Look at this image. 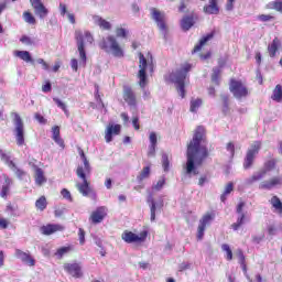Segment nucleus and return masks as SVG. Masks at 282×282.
Listing matches in <instances>:
<instances>
[{"mask_svg": "<svg viewBox=\"0 0 282 282\" xmlns=\"http://www.w3.org/2000/svg\"><path fill=\"white\" fill-rule=\"evenodd\" d=\"M206 129L198 126L194 132V137L187 145V161L184 170L188 177L199 175L198 167L202 166L204 160L208 158V148H206Z\"/></svg>", "mask_w": 282, "mask_h": 282, "instance_id": "f257e3e1", "label": "nucleus"}, {"mask_svg": "<svg viewBox=\"0 0 282 282\" xmlns=\"http://www.w3.org/2000/svg\"><path fill=\"white\" fill-rule=\"evenodd\" d=\"M79 158L83 162V165H78L76 170L77 177L82 180V182H77V191L84 196L88 197L89 193H91V188L89 187V182L87 181V175L91 173V165L89 164V160L85 155V151L79 149Z\"/></svg>", "mask_w": 282, "mask_h": 282, "instance_id": "f03ea898", "label": "nucleus"}, {"mask_svg": "<svg viewBox=\"0 0 282 282\" xmlns=\"http://www.w3.org/2000/svg\"><path fill=\"white\" fill-rule=\"evenodd\" d=\"M147 72H150L152 74L153 72V57L150 56V59H147L144 57V54L139 53V72L137 74L139 87L143 89V98L144 100H148V98L151 96V93L147 89V85H149V77H147Z\"/></svg>", "mask_w": 282, "mask_h": 282, "instance_id": "7ed1b4c3", "label": "nucleus"}, {"mask_svg": "<svg viewBox=\"0 0 282 282\" xmlns=\"http://www.w3.org/2000/svg\"><path fill=\"white\" fill-rule=\"evenodd\" d=\"M191 69H193V65L185 63L180 69L173 72L170 76L172 83L176 85V89L181 98H185L186 96V78H188V72H191Z\"/></svg>", "mask_w": 282, "mask_h": 282, "instance_id": "20e7f679", "label": "nucleus"}, {"mask_svg": "<svg viewBox=\"0 0 282 282\" xmlns=\"http://www.w3.org/2000/svg\"><path fill=\"white\" fill-rule=\"evenodd\" d=\"M99 47L107 54L115 56V58L124 57V50H122V46H120V43H118V40L113 35L104 37L99 43Z\"/></svg>", "mask_w": 282, "mask_h": 282, "instance_id": "39448f33", "label": "nucleus"}, {"mask_svg": "<svg viewBox=\"0 0 282 282\" xmlns=\"http://www.w3.org/2000/svg\"><path fill=\"white\" fill-rule=\"evenodd\" d=\"M75 39L77 41V50L79 52V65L85 67L87 65V54L85 53V43L93 44L94 43V35L89 31H76Z\"/></svg>", "mask_w": 282, "mask_h": 282, "instance_id": "423d86ee", "label": "nucleus"}, {"mask_svg": "<svg viewBox=\"0 0 282 282\" xmlns=\"http://www.w3.org/2000/svg\"><path fill=\"white\" fill-rule=\"evenodd\" d=\"M12 117L14 126L13 135H15V142L18 147H23V144H25V124L18 112H13Z\"/></svg>", "mask_w": 282, "mask_h": 282, "instance_id": "0eeeda50", "label": "nucleus"}, {"mask_svg": "<svg viewBox=\"0 0 282 282\" xmlns=\"http://www.w3.org/2000/svg\"><path fill=\"white\" fill-rule=\"evenodd\" d=\"M149 237V229L144 228L139 235L132 231L126 230L121 235V239L126 243H144Z\"/></svg>", "mask_w": 282, "mask_h": 282, "instance_id": "6e6552de", "label": "nucleus"}, {"mask_svg": "<svg viewBox=\"0 0 282 282\" xmlns=\"http://www.w3.org/2000/svg\"><path fill=\"white\" fill-rule=\"evenodd\" d=\"M259 151H261V141H254L247 151L243 169L248 170L254 164V159L259 155Z\"/></svg>", "mask_w": 282, "mask_h": 282, "instance_id": "1a4fd4ad", "label": "nucleus"}, {"mask_svg": "<svg viewBox=\"0 0 282 282\" xmlns=\"http://www.w3.org/2000/svg\"><path fill=\"white\" fill-rule=\"evenodd\" d=\"M229 89L237 100H241V98H247L248 96V87L239 80L231 79Z\"/></svg>", "mask_w": 282, "mask_h": 282, "instance_id": "9d476101", "label": "nucleus"}, {"mask_svg": "<svg viewBox=\"0 0 282 282\" xmlns=\"http://www.w3.org/2000/svg\"><path fill=\"white\" fill-rule=\"evenodd\" d=\"M215 221V214H205L198 223L197 228V240L202 241L204 239V232H206V227L210 226Z\"/></svg>", "mask_w": 282, "mask_h": 282, "instance_id": "9b49d317", "label": "nucleus"}, {"mask_svg": "<svg viewBox=\"0 0 282 282\" xmlns=\"http://www.w3.org/2000/svg\"><path fill=\"white\" fill-rule=\"evenodd\" d=\"M150 12H151L152 19H153V21H155L159 30L161 32H163V34H166V15L155 8L150 9Z\"/></svg>", "mask_w": 282, "mask_h": 282, "instance_id": "f8f14e48", "label": "nucleus"}, {"mask_svg": "<svg viewBox=\"0 0 282 282\" xmlns=\"http://www.w3.org/2000/svg\"><path fill=\"white\" fill-rule=\"evenodd\" d=\"M243 206H246V203L240 202L237 205L236 213L238 215L237 221L231 225L232 230H239L240 226H243V224L250 221V218L243 214Z\"/></svg>", "mask_w": 282, "mask_h": 282, "instance_id": "ddd939ff", "label": "nucleus"}, {"mask_svg": "<svg viewBox=\"0 0 282 282\" xmlns=\"http://www.w3.org/2000/svg\"><path fill=\"white\" fill-rule=\"evenodd\" d=\"M64 270L67 272V274H70V276H74V279H82L83 276V268L79 263H65Z\"/></svg>", "mask_w": 282, "mask_h": 282, "instance_id": "4468645a", "label": "nucleus"}, {"mask_svg": "<svg viewBox=\"0 0 282 282\" xmlns=\"http://www.w3.org/2000/svg\"><path fill=\"white\" fill-rule=\"evenodd\" d=\"M148 204L150 206V213H151L150 221H155V210H158V208H162V206H164V200H162V198H161L155 202V199H153V195L150 194L148 196Z\"/></svg>", "mask_w": 282, "mask_h": 282, "instance_id": "2eb2a0df", "label": "nucleus"}, {"mask_svg": "<svg viewBox=\"0 0 282 282\" xmlns=\"http://www.w3.org/2000/svg\"><path fill=\"white\" fill-rule=\"evenodd\" d=\"M282 185V176H274L270 181H263L259 184L260 191H272L275 186Z\"/></svg>", "mask_w": 282, "mask_h": 282, "instance_id": "dca6fc26", "label": "nucleus"}, {"mask_svg": "<svg viewBox=\"0 0 282 282\" xmlns=\"http://www.w3.org/2000/svg\"><path fill=\"white\" fill-rule=\"evenodd\" d=\"M32 8L34 9L35 14L41 18V19H45V17H47V14H50V11L47 10V8H45V6L43 4V2H41V0H30Z\"/></svg>", "mask_w": 282, "mask_h": 282, "instance_id": "f3484780", "label": "nucleus"}, {"mask_svg": "<svg viewBox=\"0 0 282 282\" xmlns=\"http://www.w3.org/2000/svg\"><path fill=\"white\" fill-rule=\"evenodd\" d=\"M121 129L122 127L120 124L109 123L105 134L106 142H111L113 140V135H120Z\"/></svg>", "mask_w": 282, "mask_h": 282, "instance_id": "a211bd4d", "label": "nucleus"}, {"mask_svg": "<svg viewBox=\"0 0 282 282\" xmlns=\"http://www.w3.org/2000/svg\"><path fill=\"white\" fill-rule=\"evenodd\" d=\"M63 230H65V227L58 224H48L40 228V232L46 236L54 235V232H61Z\"/></svg>", "mask_w": 282, "mask_h": 282, "instance_id": "6ab92c4d", "label": "nucleus"}, {"mask_svg": "<svg viewBox=\"0 0 282 282\" xmlns=\"http://www.w3.org/2000/svg\"><path fill=\"white\" fill-rule=\"evenodd\" d=\"M123 99L132 109H135L138 107V100L135 99V94L131 88L126 87L123 89Z\"/></svg>", "mask_w": 282, "mask_h": 282, "instance_id": "aec40b11", "label": "nucleus"}, {"mask_svg": "<svg viewBox=\"0 0 282 282\" xmlns=\"http://www.w3.org/2000/svg\"><path fill=\"white\" fill-rule=\"evenodd\" d=\"M93 23L101 30H105L106 32L111 31V29L113 28V24H111V22L107 21L100 15H93Z\"/></svg>", "mask_w": 282, "mask_h": 282, "instance_id": "412c9836", "label": "nucleus"}, {"mask_svg": "<svg viewBox=\"0 0 282 282\" xmlns=\"http://www.w3.org/2000/svg\"><path fill=\"white\" fill-rule=\"evenodd\" d=\"M15 257H17V259H20V261H22V263H25V265L33 267L36 263L34 258H32V256H30V253H26V252L22 251L21 249L15 250Z\"/></svg>", "mask_w": 282, "mask_h": 282, "instance_id": "4be33fe9", "label": "nucleus"}, {"mask_svg": "<svg viewBox=\"0 0 282 282\" xmlns=\"http://www.w3.org/2000/svg\"><path fill=\"white\" fill-rule=\"evenodd\" d=\"M105 217H107V207H98L93 212L90 219L93 224H100Z\"/></svg>", "mask_w": 282, "mask_h": 282, "instance_id": "5701e85b", "label": "nucleus"}, {"mask_svg": "<svg viewBox=\"0 0 282 282\" xmlns=\"http://www.w3.org/2000/svg\"><path fill=\"white\" fill-rule=\"evenodd\" d=\"M12 186V178L9 176H3L1 181V192L0 196L6 199L8 195L10 194V187Z\"/></svg>", "mask_w": 282, "mask_h": 282, "instance_id": "b1692460", "label": "nucleus"}, {"mask_svg": "<svg viewBox=\"0 0 282 282\" xmlns=\"http://www.w3.org/2000/svg\"><path fill=\"white\" fill-rule=\"evenodd\" d=\"M150 145L148 148L149 158L155 156V149H158V133L150 132L149 134Z\"/></svg>", "mask_w": 282, "mask_h": 282, "instance_id": "393cba45", "label": "nucleus"}, {"mask_svg": "<svg viewBox=\"0 0 282 282\" xmlns=\"http://www.w3.org/2000/svg\"><path fill=\"white\" fill-rule=\"evenodd\" d=\"M268 173L265 170H259L258 172L253 173V175L249 178L245 180V184L247 186H250V184H254V182H259L260 180H263Z\"/></svg>", "mask_w": 282, "mask_h": 282, "instance_id": "a878e982", "label": "nucleus"}, {"mask_svg": "<svg viewBox=\"0 0 282 282\" xmlns=\"http://www.w3.org/2000/svg\"><path fill=\"white\" fill-rule=\"evenodd\" d=\"M13 55L17 56V58H20L21 61H24V63H31L34 65V59L32 58V55L28 51H14Z\"/></svg>", "mask_w": 282, "mask_h": 282, "instance_id": "bb28decb", "label": "nucleus"}, {"mask_svg": "<svg viewBox=\"0 0 282 282\" xmlns=\"http://www.w3.org/2000/svg\"><path fill=\"white\" fill-rule=\"evenodd\" d=\"M53 140L61 149H65V142L61 139V128L58 126H54L52 128Z\"/></svg>", "mask_w": 282, "mask_h": 282, "instance_id": "cd10ccee", "label": "nucleus"}, {"mask_svg": "<svg viewBox=\"0 0 282 282\" xmlns=\"http://www.w3.org/2000/svg\"><path fill=\"white\" fill-rule=\"evenodd\" d=\"M270 204L273 208V213H276L278 215H282V202L281 198L278 196H272L270 199Z\"/></svg>", "mask_w": 282, "mask_h": 282, "instance_id": "c85d7f7f", "label": "nucleus"}, {"mask_svg": "<svg viewBox=\"0 0 282 282\" xmlns=\"http://www.w3.org/2000/svg\"><path fill=\"white\" fill-rule=\"evenodd\" d=\"M279 45H281V42L279 41V39L275 37L268 46V52L271 58H274V56H276V52H279Z\"/></svg>", "mask_w": 282, "mask_h": 282, "instance_id": "c756f323", "label": "nucleus"}, {"mask_svg": "<svg viewBox=\"0 0 282 282\" xmlns=\"http://www.w3.org/2000/svg\"><path fill=\"white\" fill-rule=\"evenodd\" d=\"M213 36H215V32H210L207 35L203 36L199 41V44L194 47V52H200L202 47H204V45H206V43H208V41H210Z\"/></svg>", "mask_w": 282, "mask_h": 282, "instance_id": "7c9ffc66", "label": "nucleus"}, {"mask_svg": "<svg viewBox=\"0 0 282 282\" xmlns=\"http://www.w3.org/2000/svg\"><path fill=\"white\" fill-rule=\"evenodd\" d=\"M204 12L206 14H219V7H217V1H209V4L204 7Z\"/></svg>", "mask_w": 282, "mask_h": 282, "instance_id": "2f4dec72", "label": "nucleus"}, {"mask_svg": "<svg viewBox=\"0 0 282 282\" xmlns=\"http://www.w3.org/2000/svg\"><path fill=\"white\" fill-rule=\"evenodd\" d=\"M193 25H195V20L193 19V17H184L181 21V28L185 32L192 29Z\"/></svg>", "mask_w": 282, "mask_h": 282, "instance_id": "473e14b6", "label": "nucleus"}, {"mask_svg": "<svg viewBox=\"0 0 282 282\" xmlns=\"http://www.w3.org/2000/svg\"><path fill=\"white\" fill-rule=\"evenodd\" d=\"M46 182H47V178H45L43 170L41 167H37L35 170V184H37V186H42Z\"/></svg>", "mask_w": 282, "mask_h": 282, "instance_id": "72a5a7b5", "label": "nucleus"}, {"mask_svg": "<svg viewBox=\"0 0 282 282\" xmlns=\"http://www.w3.org/2000/svg\"><path fill=\"white\" fill-rule=\"evenodd\" d=\"M9 169H11L19 180H23L25 177V172L19 169L14 162L9 163Z\"/></svg>", "mask_w": 282, "mask_h": 282, "instance_id": "f704fd0d", "label": "nucleus"}, {"mask_svg": "<svg viewBox=\"0 0 282 282\" xmlns=\"http://www.w3.org/2000/svg\"><path fill=\"white\" fill-rule=\"evenodd\" d=\"M221 67H224V63L219 62V67L213 69L212 80L215 85H219V74H221Z\"/></svg>", "mask_w": 282, "mask_h": 282, "instance_id": "c9c22d12", "label": "nucleus"}, {"mask_svg": "<svg viewBox=\"0 0 282 282\" xmlns=\"http://www.w3.org/2000/svg\"><path fill=\"white\" fill-rule=\"evenodd\" d=\"M235 189V184L232 183H228L225 187L224 193L220 196V202H226V199H228V195H230V193Z\"/></svg>", "mask_w": 282, "mask_h": 282, "instance_id": "e433bc0d", "label": "nucleus"}, {"mask_svg": "<svg viewBox=\"0 0 282 282\" xmlns=\"http://www.w3.org/2000/svg\"><path fill=\"white\" fill-rule=\"evenodd\" d=\"M272 100H275V102H281L282 100V86L281 85H276L273 94H272Z\"/></svg>", "mask_w": 282, "mask_h": 282, "instance_id": "4c0bfd02", "label": "nucleus"}, {"mask_svg": "<svg viewBox=\"0 0 282 282\" xmlns=\"http://www.w3.org/2000/svg\"><path fill=\"white\" fill-rule=\"evenodd\" d=\"M151 175V167L145 166L140 172V174L137 176L138 182H143V180H149V176Z\"/></svg>", "mask_w": 282, "mask_h": 282, "instance_id": "58836bf2", "label": "nucleus"}, {"mask_svg": "<svg viewBox=\"0 0 282 282\" xmlns=\"http://www.w3.org/2000/svg\"><path fill=\"white\" fill-rule=\"evenodd\" d=\"M116 36L117 39H127V36H129V29L124 26H118L116 29Z\"/></svg>", "mask_w": 282, "mask_h": 282, "instance_id": "ea45409f", "label": "nucleus"}, {"mask_svg": "<svg viewBox=\"0 0 282 282\" xmlns=\"http://www.w3.org/2000/svg\"><path fill=\"white\" fill-rule=\"evenodd\" d=\"M35 207L37 208V210H45V208H47V198H45V196H41L35 202Z\"/></svg>", "mask_w": 282, "mask_h": 282, "instance_id": "a19ab883", "label": "nucleus"}, {"mask_svg": "<svg viewBox=\"0 0 282 282\" xmlns=\"http://www.w3.org/2000/svg\"><path fill=\"white\" fill-rule=\"evenodd\" d=\"M200 107H202V99L197 98V99H192L191 100L189 111H192V113H197V110Z\"/></svg>", "mask_w": 282, "mask_h": 282, "instance_id": "79ce46f5", "label": "nucleus"}, {"mask_svg": "<svg viewBox=\"0 0 282 282\" xmlns=\"http://www.w3.org/2000/svg\"><path fill=\"white\" fill-rule=\"evenodd\" d=\"M54 102L57 105V107L59 109H62V111H64L65 116L67 118H69V110L67 109V105H65V102H63L61 99L58 98H53Z\"/></svg>", "mask_w": 282, "mask_h": 282, "instance_id": "37998d69", "label": "nucleus"}, {"mask_svg": "<svg viewBox=\"0 0 282 282\" xmlns=\"http://www.w3.org/2000/svg\"><path fill=\"white\" fill-rule=\"evenodd\" d=\"M223 252H226V259L227 261H232V249H230L229 245L224 243L221 246Z\"/></svg>", "mask_w": 282, "mask_h": 282, "instance_id": "c03bdc74", "label": "nucleus"}, {"mask_svg": "<svg viewBox=\"0 0 282 282\" xmlns=\"http://www.w3.org/2000/svg\"><path fill=\"white\" fill-rule=\"evenodd\" d=\"M69 250H72V248L62 247V248L57 249L55 256L57 257V259H63V257H65V254H67L69 252Z\"/></svg>", "mask_w": 282, "mask_h": 282, "instance_id": "a18cd8bd", "label": "nucleus"}, {"mask_svg": "<svg viewBox=\"0 0 282 282\" xmlns=\"http://www.w3.org/2000/svg\"><path fill=\"white\" fill-rule=\"evenodd\" d=\"M0 158L2 162H6V164L10 167V162H13L12 160H10V154H8V152H6L4 150L0 149Z\"/></svg>", "mask_w": 282, "mask_h": 282, "instance_id": "49530a36", "label": "nucleus"}, {"mask_svg": "<svg viewBox=\"0 0 282 282\" xmlns=\"http://www.w3.org/2000/svg\"><path fill=\"white\" fill-rule=\"evenodd\" d=\"M274 166H276V161L274 160H270V161H267L264 163V167L262 169V171H265V173L272 171L274 169Z\"/></svg>", "mask_w": 282, "mask_h": 282, "instance_id": "de8ad7c7", "label": "nucleus"}, {"mask_svg": "<svg viewBox=\"0 0 282 282\" xmlns=\"http://www.w3.org/2000/svg\"><path fill=\"white\" fill-rule=\"evenodd\" d=\"M164 184H166V180L162 177L152 186V191H162V188H164Z\"/></svg>", "mask_w": 282, "mask_h": 282, "instance_id": "09e8293b", "label": "nucleus"}, {"mask_svg": "<svg viewBox=\"0 0 282 282\" xmlns=\"http://www.w3.org/2000/svg\"><path fill=\"white\" fill-rule=\"evenodd\" d=\"M162 166H163V171L169 172L170 162H169V154L166 153L162 155Z\"/></svg>", "mask_w": 282, "mask_h": 282, "instance_id": "8fccbe9b", "label": "nucleus"}, {"mask_svg": "<svg viewBox=\"0 0 282 282\" xmlns=\"http://www.w3.org/2000/svg\"><path fill=\"white\" fill-rule=\"evenodd\" d=\"M24 21L26 23H30L31 25H34V23H36V19H34V15H32V13L30 12H24Z\"/></svg>", "mask_w": 282, "mask_h": 282, "instance_id": "3c124183", "label": "nucleus"}, {"mask_svg": "<svg viewBox=\"0 0 282 282\" xmlns=\"http://www.w3.org/2000/svg\"><path fill=\"white\" fill-rule=\"evenodd\" d=\"M272 19L274 18L270 14H260L257 17V20L261 21L262 23H268V21H272Z\"/></svg>", "mask_w": 282, "mask_h": 282, "instance_id": "603ef678", "label": "nucleus"}, {"mask_svg": "<svg viewBox=\"0 0 282 282\" xmlns=\"http://www.w3.org/2000/svg\"><path fill=\"white\" fill-rule=\"evenodd\" d=\"M61 195L64 199H67V202H72V193L67 188H63L61 191Z\"/></svg>", "mask_w": 282, "mask_h": 282, "instance_id": "864d4df0", "label": "nucleus"}, {"mask_svg": "<svg viewBox=\"0 0 282 282\" xmlns=\"http://www.w3.org/2000/svg\"><path fill=\"white\" fill-rule=\"evenodd\" d=\"M95 99L97 102H100L102 107H105V104H102V99L100 98V88L98 85H95Z\"/></svg>", "mask_w": 282, "mask_h": 282, "instance_id": "5fc2aeb1", "label": "nucleus"}, {"mask_svg": "<svg viewBox=\"0 0 282 282\" xmlns=\"http://www.w3.org/2000/svg\"><path fill=\"white\" fill-rule=\"evenodd\" d=\"M65 213H67V208L58 207L55 209L54 215H55V217H63V215H65Z\"/></svg>", "mask_w": 282, "mask_h": 282, "instance_id": "6e6d98bb", "label": "nucleus"}, {"mask_svg": "<svg viewBox=\"0 0 282 282\" xmlns=\"http://www.w3.org/2000/svg\"><path fill=\"white\" fill-rule=\"evenodd\" d=\"M20 41L23 43V45H33V41L32 37L28 36V35H23Z\"/></svg>", "mask_w": 282, "mask_h": 282, "instance_id": "4d7b16f0", "label": "nucleus"}, {"mask_svg": "<svg viewBox=\"0 0 282 282\" xmlns=\"http://www.w3.org/2000/svg\"><path fill=\"white\" fill-rule=\"evenodd\" d=\"M35 120H37V122L40 124H46L47 123V119H45V117H43L41 113L36 112L34 116Z\"/></svg>", "mask_w": 282, "mask_h": 282, "instance_id": "13d9d810", "label": "nucleus"}, {"mask_svg": "<svg viewBox=\"0 0 282 282\" xmlns=\"http://www.w3.org/2000/svg\"><path fill=\"white\" fill-rule=\"evenodd\" d=\"M226 150L228 151L231 158L235 156V143L232 142L227 143Z\"/></svg>", "mask_w": 282, "mask_h": 282, "instance_id": "bf43d9fd", "label": "nucleus"}, {"mask_svg": "<svg viewBox=\"0 0 282 282\" xmlns=\"http://www.w3.org/2000/svg\"><path fill=\"white\" fill-rule=\"evenodd\" d=\"M78 237H79L80 246H84L85 245V230L83 228H79Z\"/></svg>", "mask_w": 282, "mask_h": 282, "instance_id": "052dcab7", "label": "nucleus"}, {"mask_svg": "<svg viewBox=\"0 0 282 282\" xmlns=\"http://www.w3.org/2000/svg\"><path fill=\"white\" fill-rule=\"evenodd\" d=\"M238 257L240 259V264L242 265L243 270H246V257L243 256V251H238Z\"/></svg>", "mask_w": 282, "mask_h": 282, "instance_id": "680f3d73", "label": "nucleus"}, {"mask_svg": "<svg viewBox=\"0 0 282 282\" xmlns=\"http://www.w3.org/2000/svg\"><path fill=\"white\" fill-rule=\"evenodd\" d=\"M273 8L274 10H276L278 12H281L282 14V0H275L273 3Z\"/></svg>", "mask_w": 282, "mask_h": 282, "instance_id": "e2e57ef3", "label": "nucleus"}, {"mask_svg": "<svg viewBox=\"0 0 282 282\" xmlns=\"http://www.w3.org/2000/svg\"><path fill=\"white\" fill-rule=\"evenodd\" d=\"M42 91L44 94H50V91H52V84L50 82H46V84L42 86Z\"/></svg>", "mask_w": 282, "mask_h": 282, "instance_id": "0e129e2a", "label": "nucleus"}, {"mask_svg": "<svg viewBox=\"0 0 282 282\" xmlns=\"http://www.w3.org/2000/svg\"><path fill=\"white\" fill-rule=\"evenodd\" d=\"M59 13L62 17H65V14L67 15V6L63 2L59 3Z\"/></svg>", "mask_w": 282, "mask_h": 282, "instance_id": "69168bd1", "label": "nucleus"}, {"mask_svg": "<svg viewBox=\"0 0 282 282\" xmlns=\"http://www.w3.org/2000/svg\"><path fill=\"white\" fill-rule=\"evenodd\" d=\"M140 119L138 117H133L132 126L134 127L135 131H140Z\"/></svg>", "mask_w": 282, "mask_h": 282, "instance_id": "338daca9", "label": "nucleus"}, {"mask_svg": "<svg viewBox=\"0 0 282 282\" xmlns=\"http://www.w3.org/2000/svg\"><path fill=\"white\" fill-rule=\"evenodd\" d=\"M205 184H208V176L203 175L198 180V186H204Z\"/></svg>", "mask_w": 282, "mask_h": 282, "instance_id": "774afa93", "label": "nucleus"}]
</instances>
